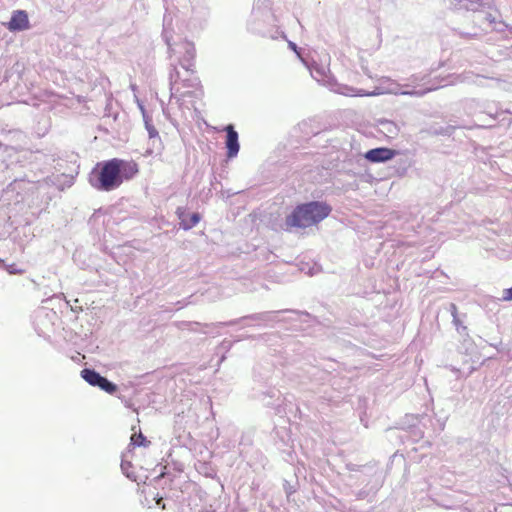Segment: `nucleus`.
Returning <instances> with one entry per match:
<instances>
[{
    "label": "nucleus",
    "instance_id": "11",
    "mask_svg": "<svg viewBox=\"0 0 512 512\" xmlns=\"http://www.w3.org/2000/svg\"><path fill=\"white\" fill-rule=\"evenodd\" d=\"M147 129H148L149 136L151 138L158 136V131L156 130V128L154 126H151V125L147 126Z\"/></svg>",
    "mask_w": 512,
    "mask_h": 512
},
{
    "label": "nucleus",
    "instance_id": "12",
    "mask_svg": "<svg viewBox=\"0 0 512 512\" xmlns=\"http://www.w3.org/2000/svg\"><path fill=\"white\" fill-rule=\"evenodd\" d=\"M174 85H175V86H177V85H178V81H177V80H175V81H174Z\"/></svg>",
    "mask_w": 512,
    "mask_h": 512
},
{
    "label": "nucleus",
    "instance_id": "7",
    "mask_svg": "<svg viewBox=\"0 0 512 512\" xmlns=\"http://www.w3.org/2000/svg\"><path fill=\"white\" fill-rule=\"evenodd\" d=\"M81 375L83 379L92 386H97L103 378V376L91 369H83L81 371Z\"/></svg>",
    "mask_w": 512,
    "mask_h": 512
},
{
    "label": "nucleus",
    "instance_id": "10",
    "mask_svg": "<svg viewBox=\"0 0 512 512\" xmlns=\"http://www.w3.org/2000/svg\"><path fill=\"white\" fill-rule=\"evenodd\" d=\"M503 301H512V287L503 291Z\"/></svg>",
    "mask_w": 512,
    "mask_h": 512
},
{
    "label": "nucleus",
    "instance_id": "6",
    "mask_svg": "<svg viewBox=\"0 0 512 512\" xmlns=\"http://www.w3.org/2000/svg\"><path fill=\"white\" fill-rule=\"evenodd\" d=\"M180 225L184 230H189L196 226L200 221L199 213H192L191 215L179 214Z\"/></svg>",
    "mask_w": 512,
    "mask_h": 512
},
{
    "label": "nucleus",
    "instance_id": "9",
    "mask_svg": "<svg viewBox=\"0 0 512 512\" xmlns=\"http://www.w3.org/2000/svg\"><path fill=\"white\" fill-rule=\"evenodd\" d=\"M145 441H146V438L144 437V435L139 432V433H134L132 436H131V442L134 444V445H137V446H142V445H145Z\"/></svg>",
    "mask_w": 512,
    "mask_h": 512
},
{
    "label": "nucleus",
    "instance_id": "4",
    "mask_svg": "<svg viewBox=\"0 0 512 512\" xmlns=\"http://www.w3.org/2000/svg\"><path fill=\"white\" fill-rule=\"evenodd\" d=\"M396 155L397 151L386 147H380L367 151L365 153V158L370 162L378 163L391 160Z\"/></svg>",
    "mask_w": 512,
    "mask_h": 512
},
{
    "label": "nucleus",
    "instance_id": "5",
    "mask_svg": "<svg viewBox=\"0 0 512 512\" xmlns=\"http://www.w3.org/2000/svg\"><path fill=\"white\" fill-rule=\"evenodd\" d=\"M227 132L226 136V147H227V156L229 158L235 157L239 152V143H238V133L235 131L233 125H228L225 128Z\"/></svg>",
    "mask_w": 512,
    "mask_h": 512
},
{
    "label": "nucleus",
    "instance_id": "1",
    "mask_svg": "<svg viewBox=\"0 0 512 512\" xmlns=\"http://www.w3.org/2000/svg\"><path fill=\"white\" fill-rule=\"evenodd\" d=\"M139 173V165L134 160L112 158L96 164L91 173V184L100 191H112L124 181L132 180Z\"/></svg>",
    "mask_w": 512,
    "mask_h": 512
},
{
    "label": "nucleus",
    "instance_id": "8",
    "mask_svg": "<svg viewBox=\"0 0 512 512\" xmlns=\"http://www.w3.org/2000/svg\"><path fill=\"white\" fill-rule=\"evenodd\" d=\"M97 386L110 394H113L117 390L116 385L108 381L105 377L101 379V382H99Z\"/></svg>",
    "mask_w": 512,
    "mask_h": 512
},
{
    "label": "nucleus",
    "instance_id": "3",
    "mask_svg": "<svg viewBox=\"0 0 512 512\" xmlns=\"http://www.w3.org/2000/svg\"><path fill=\"white\" fill-rule=\"evenodd\" d=\"M11 32L24 31L30 28L28 14L25 10H16L12 13L10 21L6 24Z\"/></svg>",
    "mask_w": 512,
    "mask_h": 512
},
{
    "label": "nucleus",
    "instance_id": "2",
    "mask_svg": "<svg viewBox=\"0 0 512 512\" xmlns=\"http://www.w3.org/2000/svg\"><path fill=\"white\" fill-rule=\"evenodd\" d=\"M332 208L325 202L313 201L298 205L286 218L289 227L306 228L315 225L328 217Z\"/></svg>",
    "mask_w": 512,
    "mask_h": 512
}]
</instances>
